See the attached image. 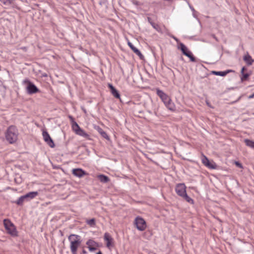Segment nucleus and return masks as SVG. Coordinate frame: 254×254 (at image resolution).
I'll use <instances>...</instances> for the list:
<instances>
[{
    "label": "nucleus",
    "instance_id": "nucleus-32",
    "mask_svg": "<svg viewBox=\"0 0 254 254\" xmlns=\"http://www.w3.org/2000/svg\"><path fill=\"white\" fill-rule=\"evenodd\" d=\"M235 165H236V166H237L238 167L240 168H243V166L242 165V164L239 162V161H236L235 162Z\"/></svg>",
    "mask_w": 254,
    "mask_h": 254
},
{
    "label": "nucleus",
    "instance_id": "nucleus-14",
    "mask_svg": "<svg viewBox=\"0 0 254 254\" xmlns=\"http://www.w3.org/2000/svg\"><path fill=\"white\" fill-rule=\"evenodd\" d=\"M128 45L130 48V49L133 51V52L136 55L139 56L141 59H142L143 58V56L142 55L140 51L136 47H135L131 42H128Z\"/></svg>",
    "mask_w": 254,
    "mask_h": 254
},
{
    "label": "nucleus",
    "instance_id": "nucleus-16",
    "mask_svg": "<svg viewBox=\"0 0 254 254\" xmlns=\"http://www.w3.org/2000/svg\"><path fill=\"white\" fill-rule=\"evenodd\" d=\"M112 96L117 99H118L121 102H122V100L121 98V94L120 92L112 85Z\"/></svg>",
    "mask_w": 254,
    "mask_h": 254
},
{
    "label": "nucleus",
    "instance_id": "nucleus-30",
    "mask_svg": "<svg viewBox=\"0 0 254 254\" xmlns=\"http://www.w3.org/2000/svg\"><path fill=\"white\" fill-rule=\"evenodd\" d=\"M0 1L5 5H11L12 2V0H0Z\"/></svg>",
    "mask_w": 254,
    "mask_h": 254
},
{
    "label": "nucleus",
    "instance_id": "nucleus-6",
    "mask_svg": "<svg viewBox=\"0 0 254 254\" xmlns=\"http://www.w3.org/2000/svg\"><path fill=\"white\" fill-rule=\"evenodd\" d=\"M178 48L180 49L182 53L190 58V61L195 62L196 61L195 58L193 56L192 53L189 51L188 48L182 43H180Z\"/></svg>",
    "mask_w": 254,
    "mask_h": 254
},
{
    "label": "nucleus",
    "instance_id": "nucleus-3",
    "mask_svg": "<svg viewBox=\"0 0 254 254\" xmlns=\"http://www.w3.org/2000/svg\"><path fill=\"white\" fill-rule=\"evenodd\" d=\"M18 131L17 128L14 126L8 127L5 132V138L10 144L15 142L18 138Z\"/></svg>",
    "mask_w": 254,
    "mask_h": 254
},
{
    "label": "nucleus",
    "instance_id": "nucleus-19",
    "mask_svg": "<svg viewBox=\"0 0 254 254\" xmlns=\"http://www.w3.org/2000/svg\"><path fill=\"white\" fill-rule=\"evenodd\" d=\"M104 238L105 241H106L107 242V247L109 248H110V246H111V238L109 233H106L104 234Z\"/></svg>",
    "mask_w": 254,
    "mask_h": 254
},
{
    "label": "nucleus",
    "instance_id": "nucleus-4",
    "mask_svg": "<svg viewBox=\"0 0 254 254\" xmlns=\"http://www.w3.org/2000/svg\"><path fill=\"white\" fill-rule=\"evenodd\" d=\"M3 225L7 231V233L10 236L12 237H16L18 236V232L16 230V227L9 219H4Z\"/></svg>",
    "mask_w": 254,
    "mask_h": 254
},
{
    "label": "nucleus",
    "instance_id": "nucleus-36",
    "mask_svg": "<svg viewBox=\"0 0 254 254\" xmlns=\"http://www.w3.org/2000/svg\"><path fill=\"white\" fill-rule=\"evenodd\" d=\"M176 41H177V42H179V40L178 38H177L176 37H175V36H173L172 37Z\"/></svg>",
    "mask_w": 254,
    "mask_h": 254
},
{
    "label": "nucleus",
    "instance_id": "nucleus-28",
    "mask_svg": "<svg viewBox=\"0 0 254 254\" xmlns=\"http://www.w3.org/2000/svg\"><path fill=\"white\" fill-rule=\"evenodd\" d=\"M86 223L90 226H94L95 225V219L94 218H92L89 220H87Z\"/></svg>",
    "mask_w": 254,
    "mask_h": 254
},
{
    "label": "nucleus",
    "instance_id": "nucleus-33",
    "mask_svg": "<svg viewBox=\"0 0 254 254\" xmlns=\"http://www.w3.org/2000/svg\"><path fill=\"white\" fill-rule=\"evenodd\" d=\"M144 234L145 235H147L148 236V238H149L151 237L152 234L150 231H147L144 233Z\"/></svg>",
    "mask_w": 254,
    "mask_h": 254
},
{
    "label": "nucleus",
    "instance_id": "nucleus-24",
    "mask_svg": "<svg viewBox=\"0 0 254 254\" xmlns=\"http://www.w3.org/2000/svg\"><path fill=\"white\" fill-rule=\"evenodd\" d=\"M24 201H26L24 195L19 197L14 202L18 205H22Z\"/></svg>",
    "mask_w": 254,
    "mask_h": 254
},
{
    "label": "nucleus",
    "instance_id": "nucleus-21",
    "mask_svg": "<svg viewBox=\"0 0 254 254\" xmlns=\"http://www.w3.org/2000/svg\"><path fill=\"white\" fill-rule=\"evenodd\" d=\"M75 133L85 138H88L89 136V135L81 128L77 131L75 132Z\"/></svg>",
    "mask_w": 254,
    "mask_h": 254
},
{
    "label": "nucleus",
    "instance_id": "nucleus-37",
    "mask_svg": "<svg viewBox=\"0 0 254 254\" xmlns=\"http://www.w3.org/2000/svg\"><path fill=\"white\" fill-rule=\"evenodd\" d=\"M108 85L109 88L111 90V87H112L111 83H109L108 84Z\"/></svg>",
    "mask_w": 254,
    "mask_h": 254
},
{
    "label": "nucleus",
    "instance_id": "nucleus-20",
    "mask_svg": "<svg viewBox=\"0 0 254 254\" xmlns=\"http://www.w3.org/2000/svg\"><path fill=\"white\" fill-rule=\"evenodd\" d=\"M147 20L148 22L152 25V26L156 29L157 31H159L160 27L158 24H155L154 22L152 21L151 18L148 17Z\"/></svg>",
    "mask_w": 254,
    "mask_h": 254
},
{
    "label": "nucleus",
    "instance_id": "nucleus-23",
    "mask_svg": "<svg viewBox=\"0 0 254 254\" xmlns=\"http://www.w3.org/2000/svg\"><path fill=\"white\" fill-rule=\"evenodd\" d=\"M244 142L246 143L247 146L254 149V141L249 139H245L244 140Z\"/></svg>",
    "mask_w": 254,
    "mask_h": 254
},
{
    "label": "nucleus",
    "instance_id": "nucleus-38",
    "mask_svg": "<svg viewBox=\"0 0 254 254\" xmlns=\"http://www.w3.org/2000/svg\"><path fill=\"white\" fill-rule=\"evenodd\" d=\"M82 253H83V254H86L87 253H86V251H85V250H83V251H82Z\"/></svg>",
    "mask_w": 254,
    "mask_h": 254
},
{
    "label": "nucleus",
    "instance_id": "nucleus-15",
    "mask_svg": "<svg viewBox=\"0 0 254 254\" xmlns=\"http://www.w3.org/2000/svg\"><path fill=\"white\" fill-rule=\"evenodd\" d=\"M72 174L75 176L81 178L85 174V172L81 169H74L72 170Z\"/></svg>",
    "mask_w": 254,
    "mask_h": 254
},
{
    "label": "nucleus",
    "instance_id": "nucleus-13",
    "mask_svg": "<svg viewBox=\"0 0 254 254\" xmlns=\"http://www.w3.org/2000/svg\"><path fill=\"white\" fill-rule=\"evenodd\" d=\"M38 195V191H31L23 195L25 197V199H26V201H28L33 199Z\"/></svg>",
    "mask_w": 254,
    "mask_h": 254
},
{
    "label": "nucleus",
    "instance_id": "nucleus-10",
    "mask_svg": "<svg viewBox=\"0 0 254 254\" xmlns=\"http://www.w3.org/2000/svg\"><path fill=\"white\" fill-rule=\"evenodd\" d=\"M175 191L177 194L182 197L186 193V187L184 183H180L176 185Z\"/></svg>",
    "mask_w": 254,
    "mask_h": 254
},
{
    "label": "nucleus",
    "instance_id": "nucleus-22",
    "mask_svg": "<svg viewBox=\"0 0 254 254\" xmlns=\"http://www.w3.org/2000/svg\"><path fill=\"white\" fill-rule=\"evenodd\" d=\"M99 180L102 183H105L109 181V178L104 175H100L98 176Z\"/></svg>",
    "mask_w": 254,
    "mask_h": 254
},
{
    "label": "nucleus",
    "instance_id": "nucleus-9",
    "mask_svg": "<svg viewBox=\"0 0 254 254\" xmlns=\"http://www.w3.org/2000/svg\"><path fill=\"white\" fill-rule=\"evenodd\" d=\"M42 135L44 140L50 147L54 148L55 146L53 140L52 139L49 133L47 131H43L42 132Z\"/></svg>",
    "mask_w": 254,
    "mask_h": 254
},
{
    "label": "nucleus",
    "instance_id": "nucleus-34",
    "mask_svg": "<svg viewBox=\"0 0 254 254\" xmlns=\"http://www.w3.org/2000/svg\"><path fill=\"white\" fill-rule=\"evenodd\" d=\"M68 118L69 119H70V121H71V122L72 123H73L74 122H75L74 121V118L71 116H68Z\"/></svg>",
    "mask_w": 254,
    "mask_h": 254
},
{
    "label": "nucleus",
    "instance_id": "nucleus-8",
    "mask_svg": "<svg viewBox=\"0 0 254 254\" xmlns=\"http://www.w3.org/2000/svg\"><path fill=\"white\" fill-rule=\"evenodd\" d=\"M121 70L125 78L128 79L132 73L133 66L132 65L128 64L124 68H121Z\"/></svg>",
    "mask_w": 254,
    "mask_h": 254
},
{
    "label": "nucleus",
    "instance_id": "nucleus-35",
    "mask_svg": "<svg viewBox=\"0 0 254 254\" xmlns=\"http://www.w3.org/2000/svg\"><path fill=\"white\" fill-rule=\"evenodd\" d=\"M254 97V93L253 94L250 95L248 98H249V99H252V98H253Z\"/></svg>",
    "mask_w": 254,
    "mask_h": 254
},
{
    "label": "nucleus",
    "instance_id": "nucleus-18",
    "mask_svg": "<svg viewBox=\"0 0 254 254\" xmlns=\"http://www.w3.org/2000/svg\"><path fill=\"white\" fill-rule=\"evenodd\" d=\"M230 71H231V70H227L226 71H212L211 73L215 75H218L221 76H226L228 73H229Z\"/></svg>",
    "mask_w": 254,
    "mask_h": 254
},
{
    "label": "nucleus",
    "instance_id": "nucleus-7",
    "mask_svg": "<svg viewBox=\"0 0 254 254\" xmlns=\"http://www.w3.org/2000/svg\"><path fill=\"white\" fill-rule=\"evenodd\" d=\"M134 224L136 228L141 231H144L146 228V223L144 219L140 217L137 216L134 220Z\"/></svg>",
    "mask_w": 254,
    "mask_h": 254
},
{
    "label": "nucleus",
    "instance_id": "nucleus-12",
    "mask_svg": "<svg viewBox=\"0 0 254 254\" xmlns=\"http://www.w3.org/2000/svg\"><path fill=\"white\" fill-rule=\"evenodd\" d=\"M86 245L88 246V248L90 252L95 251L98 247L97 243L91 239L87 241Z\"/></svg>",
    "mask_w": 254,
    "mask_h": 254
},
{
    "label": "nucleus",
    "instance_id": "nucleus-25",
    "mask_svg": "<svg viewBox=\"0 0 254 254\" xmlns=\"http://www.w3.org/2000/svg\"><path fill=\"white\" fill-rule=\"evenodd\" d=\"M182 197H183L186 201L190 204H193L194 201L191 198L190 196H189L187 193H185L184 195H183Z\"/></svg>",
    "mask_w": 254,
    "mask_h": 254
},
{
    "label": "nucleus",
    "instance_id": "nucleus-17",
    "mask_svg": "<svg viewBox=\"0 0 254 254\" xmlns=\"http://www.w3.org/2000/svg\"><path fill=\"white\" fill-rule=\"evenodd\" d=\"M243 59L248 65H251L254 62V60H253L252 57L248 54L244 57Z\"/></svg>",
    "mask_w": 254,
    "mask_h": 254
},
{
    "label": "nucleus",
    "instance_id": "nucleus-26",
    "mask_svg": "<svg viewBox=\"0 0 254 254\" xmlns=\"http://www.w3.org/2000/svg\"><path fill=\"white\" fill-rule=\"evenodd\" d=\"M208 165H207L206 166V167H207V168H208L209 169H215L217 167V165H216V163L215 162H214L213 161L211 162L209 161V163H208Z\"/></svg>",
    "mask_w": 254,
    "mask_h": 254
},
{
    "label": "nucleus",
    "instance_id": "nucleus-29",
    "mask_svg": "<svg viewBox=\"0 0 254 254\" xmlns=\"http://www.w3.org/2000/svg\"><path fill=\"white\" fill-rule=\"evenodd\" d=\"M202 162L206 166L207 165H209L208 163H209V160L206 156L203 155Z\"/></svg>",
    "mask_w": 254,
    "mask_h": 254
},
{
    "label": "nucleus",
    "instance_id": "nucleus-1",
    "mask_svg": "<svg viewBox=\"0 0 254 254\" xmlns=\"http://www.w3.org/2000/svg\"><path fill=\"white\" fill-rule=\"evenodd\" d=\"M70 243V249L72 254H77L78 248L80 247L82 240L80 236L76 234H70L68 237Z\"/></svg>",
    "mask_w": 254,
    "mask_h": 254
},
{
    "label": "nucleus",
    "instance_id": "nucleus-2",
    "mask_svg": "<svg viewBox=\"0 0 254 254\" xmlns=\"http://www.w3.org/2000/svg\"><path fill=\"white\" fill-rule=\"evenodd\" d=\"M156 94L161 98L165 106L170 110L174 111L175 110V105L172 101L170 97L162 90L156 89Z\"/></svg>",
    "mask_w": 254,
    "mask_h": 254
},
{
    "label": "nucleus",
    "instance_id": "nucleus-31",
    "mask_svg": "<svg viewBox=\"0 0 254 254\" xmlns=\"http://www.w3.org/2000/svg\"><path fill=\"white\" fill-rule=\"evenodd\" d=\"M98 131L103 137L109 139V138L107 135V133L104 131H103L102 129L100 128L98 130Z\"/></svg>",
    "mask_w": 254,
    "mask_h": 254
},
{
    "label": "nucleus",
    "instance_id": "nucleus-39",
    "mask_svg": "<svg viewBox=\"0 0 254 254\" xmlns=\"http://www.w3.org/2000/svg\"><path fill=\"white\" fill-rule=\"evenodd\" d=\"M97 254H102V253H101V251H99V252H98V253H97Z\"/></svg>",
    "mask_w": 254,
    "mask_h": 254
},
{
    "label": "nucleus",
    "instance_id": "nucleus-11",
    "mask_svg": "<svg viewBox=\"0 0 254 254\" xmlns=\"http://www.w3.org/2000/svg\"><path fill=\"white\" fill-rule=\"evenodd\" d=\"M248 69L246 67L243 66L241 71V80L242 82L248 80L249 77L251 75V71H247Z\"/></svg>",
    "mask_w": 254,
    "mask_h": 254
},
{
    "label": "nucleus",
    "instance_id": "nucleus-27",
    "mask_svg": "<svg viewBox=\"0 0 254 254\" xmlns=\"http://www.w3.org/2000/svg\"><path fill=\"white\" fill-rule=\"evenodd\" d=\"M72 128L75 132L77 131L80 128L76 122H74L72 124Z\"/></svg>",
    "mask_w": 254,
    "mask_h": 254
},
{
    "label": "nucleus",
    "instance_id": "nucleus-5",
    "mask_svg": "<svg viewBox=\"0 0 254 254\" xmlns=\"http://www.w3.org/2000/svg\"><path fill=\"white\" fill-rule=\"evenodd\" d=\"M23 83L27 84L26 91L29 94H33L39 92V89L35 86V85L30 81L28 78L25 79Z\"/></svg>",
    "mask_w": 254,
    "mask_h": 254
}]
</instances>
